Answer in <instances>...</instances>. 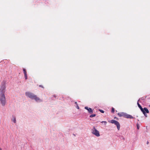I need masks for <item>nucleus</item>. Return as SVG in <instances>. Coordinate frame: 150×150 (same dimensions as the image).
I'll return each mask as SVG.
<instances>
[{
	"mask_svg": "<svg viewBox=\"0 0 150 150\" xmlns=\"http://www.w3.org/2000/svg\"><path fill=\"white\" fill-rule=\"evenodd\" d=\"M96 116V114H92V115H91L90 116V117H95Z\"/></svg>",
	"mask_w": 150,
	"mask_h": 150,
	"instance_id": "obj_13",
	"label": "nucleus"
},
{
	"mask_svg": "<svg viewBox=\"0 0 150 150\" xmlns=\"http://www.w3.org/2000/svg\"><path fill=\"white\" fill-rule=\"evenodd\" d=\"M75 103L76 104V105L78 104L76 102H75Z\"/></svg>",
	"mask_w": 150,
	"mask_h": 150,
	"instance_id": "obj_21",
	"label": "nucleus"
},
{
	"mask_svg": "<svg viewBox=\"0 0 150 150\" xmlns=\"http://www.w3.org/2000/svg\"><path fill=\"white\" fill-rule=\"evenodd\" d=\"M115 112V109L113 108H112V109L111 112L112 113H113Z\"/></svg>",
	"mask_w": 150,
	"mask_h": 150,
	"instance_id": "obj_14",
	"label": "nucleus"
},
{
	"mask_svg": "<svg viewBox=\"0 0 150 150\" xmlns=\"http://www.w3.org/2000/svg\"><path fill=\"white\" fill-rule=\"evenodd\" d=\"M147 144H149V142L148 141H147V143H146Z\"/></svg>",
	"mask_w": 150,
	"mask_h": 150,
	"instance_id": "obj_22",
	"label": "nucleus"
},
{
	"mask_svg": "<svg viewBox=\"0 0 150 150\" xmlns=\"http://www.w3.org/2000/svg\"><path fill=\"white\" fill-rule=\"evenodd\" d=\"M137 129H139V125L138 124H137Z\"/></svg>",
	"mask_w": 150,
	"mask_h": 150,
	"instance_id": "obj_15",
	"label": "nucleus"
},
{
	"mask_svg": "<svg viewBox=\"0 0 150 150\" xmlns=\"http://www.w3.org/2000/svg\"><path fill=\"white\" fill-rule=\"evenodd\" d=\"M0 102L1 105L4 106L6 104V98L5 94H0Z\"/></svg>",
	"mask_w": 150,
	"mask_h": 150,
	"instance_id": "obj_2",
	"label": "nucleus"
},
{
	"mask_svg": "<svg viewBox=\"0 0 150 150\" xmlns=\"http://www.w3.org/2000/svg\"><path fill=\"white\" fill-rule=\"evenodd\" d=\"M12 120L15 123H16V118L14 116H13V118L12 119Z\"/></svg>",
	"mask_w": 150,
	"mask_h": 150,
	"instance_id": "obj_11",
	"label": "nucleus"
},
{
	"mask_svg": "<svg viewBox=\"0 0 150 150\" xmlns=\"http://www.w3.org/2000/svg\"><path fill=\"white\" fill-rule=\"evenodd\" d=\"M101 122L102 123H104V124L105 125H106L107 124V122L106 121H102Z\"/></svg>",
	"mask_w": 150,
	"mask_h": 150,
	"instance_id": "obj_16",
	"label": "nucleus"
},
{
	"mask_svg": "<svg viewBox=\"0 0 150 150\" xmlns=\"http://www.w3.org/2000/svg\"><path fill=\"white\" fill-rule=\"evenodd\" d=\"M6 83L4 82L1 83L0 89V94H4L5 92Z\"/></svg>",
	"mask_w": 150,
	"mask_h": 150,
	"instance_id": "obj_3",
	"label": "nucleus"
},
{
	"mask_svg": "<svg viewBox=\"0 0 150 150\" xmlns=\"http://www.w3.org/2000/svg\"><path fill=\"white\" fill-rule=\"evenodd\" d=\"M0 150H2L0 148Z\"/></svg>",
	"mask_w": 150,
	"mask_h": 150,
	"instance_id": "obj_23",
	"label": "nucleus"
},
{
	"mask_svg": "<svg viewBox=\"0 0 150 150\" xmlns=\"http://www.w3.org/2000/svg\"><path fill=\"white\" fill-rule=\"evenodd\" d=\"M92 133L97 137H99L100 136L99 132L94 127L92 129Z\"/></svg>",
	"mask_w": 150,
	"mask_h": 150,
	"instance_id": "obj_4",
	"label": "nucleus"
},
{
	"mask_svg": "<svg viewBox=\"0 0 150 150\" xmlns=\"http://www.w3.org/2000/svg\"><path fill=\"white\" fill-rule=\"evenodd\" d=\"M76 107L78 109H79V107L78 105V104L77 105H76Z\"/></svg>",
	"mask_w": 150,
	"mask_h": 150,
	"instance_id": "obj_19",
	"label": "nucleus"
},
{
	"mask_svg": "<svg viewBox=\"0 0 150 150\" xmlns=\"http://www.w3.org/2000/svg\"><path fill=\"white\" fill-rule=\"evenodd\" d=\"M25 75V79H27V74H26V75Z\"/></svg>",
	"mask_w": 150,
	"mask_h": 150,
	"instance_id": "obj_18",
	"label": "nucleus"
},
{
	"mask_svg": "<svg viewBox=\"0 0 150 150\" xmlns=\"http://www.w3.org/2000/svg\"><path fill=\"white\" fill-rule=\"evenodd\" d=\"M124 117L129 119L134 118V117H133L132 115H130L127 114L126 113H125Z\"/></svg>",
	"mask_w": 150,
	"mask_h": 150,
	"instance_id": "obj_8",
	"label": "nucleus"
},
{
	"mask_svg": "<svg viewBox=\"0 0 150 150\" xmlns=\"http://www.w3.org/2000/svg\"><path fill=\"white\" fill-rule=\"evenodd\" d=\"M110 122L112 124H114L117 126V129L118 130H119L120 127V125L118 121L112 120L110 121Z\"/></svg>",
	"mask_w": 150,
	"mask_h": 150,
	"instance_id": "obj_5",
	"label": "nucleus"
},
{
	"mask_svg": "<svg viewBox=\"0 0 150 150\" xmlns=\"http://www.w3.org/2000/svg\"><path fill=\"white\" fill-rule=\"evenodd\" d=\"M143 112H142L143 114L146 117H147V115L146 114V112L147 113H149V112L148 110L146 108H144V109H143Z\"/></svg>",
	"mask_w": 150,
	"mask_h": 150,
	"instance_id": "obj_6",
	"label": "nucleus"
},
{
	"mask_svg": "<svg viewBox=\"0 0 150 150\" xmlns=\"http://www.w3.org/2000/svg\"><path fill=\"white\" fill-rule=\"evenodd\" d=\"M25 95L32 99H34L37 102H40L42 101L39 98L33 93L29 92H26L25 93Z\"/></svg>",
	"mask_w": 150,
	"mask_h": 150,
	"instance_id": "obj_1",
	"label": "nucleus"
},
{
	"mask_svg": "<svg viewBox=\"0 0 150 150\" xmlns=\"http://www.w3.org/2000/svg\"><path fill=\"white\" fill-rule=\"evenodd\" d=\"M125 114V113L122 112L118 113V115L120 117H124Z\"/></svg>",
	"mask_w": 150,
	"mask_h": 150,
	"instance_id": "obj_9",
	"label": "nucleus"
},
{
	"mask_svg": "<svg viewBox=\"0 0 150 150\" xmlns=\"http://www.w3.org/2000/svg\"><path fill=\"white\" fill-rule=\"evenodd\" d=\"M137 104L138 106V107L140 109L141 111L142 112H143V108L141 106L139 103H137Z\"/></svg>",
	"mask_w": 150,
	"mask_h": 150,
	"instance_id": "obj_10",
	"label": "nucleus"
},
{
	"mask_svg": "<svg viewBox=\"0 0 150 150\" xmlns=\"http://www.w3.org/2000/svg\"><path fill=\"white\" fill-rule=\"evenodd\" d=\"M85 109L87 110L88 111V112L90 114L93 113V111L91 108H88V107H85Z\"/></svg>",
	"mask_w": 150,
	"mask_h": 150,
	"instance_id": "obj_7",
	"label": "nucleus"
},
{
	"mask_svg": "<svg viewBox=\"0 0 150 150\" xmlns=\"http://www.w3.org/2000/svg\"><path fill=\"white\" fill-rule=\"evenodd\" d=\"M23 71L24 72V75L27 74V72H26V69H23Z\"/></svg>",
	"mask_w": 150,
	"mask_h": 150,
	"instance_id": "obj_12",
	"label": "nucleus"
},
{
	"mask_svg": "<svg viewBox=\"0 0 150 150\" xmlns=\"http://www.w3.org/2000/svg\"><path fill=\"white\" fill-rule=\"evenodd\" d=\"M99 111L102 113H103L104 112V111L103 110L100 109Z\"/></svg>",
	"mask_w": 150,
	"mask_h": 150,
	"instance_id": "obj_17",
	"label": "nucleus"
},
{
	"mask_svg": "<svg viewBox=\"0 0 150 150\" xmlns=\"http://www.w3.org/2000/svg\"><path fill=\"white\" fill-rule=\"evenodd\" d=\"M39 86L40 87H42V88H43L44 87H43L42 86V85H40Z\"/></svg>",
	"mask_w": 150,
	"mask_h": 150,
	"instance_id": "obj_20",
	"label": "nucleus"
}]
</instances>
